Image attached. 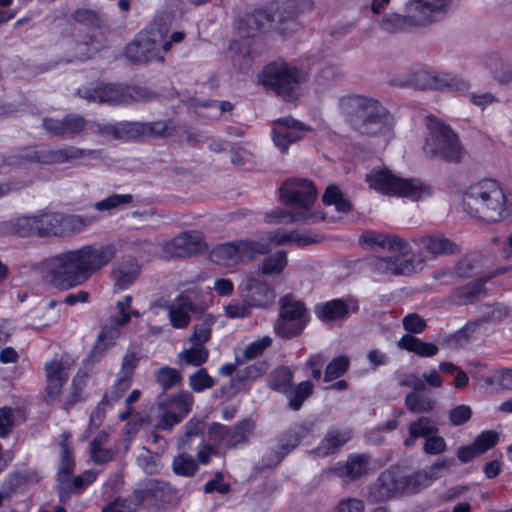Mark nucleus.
Masks as SVG:
<instances>
[{
  "instance_id": "obj_1",
  "label": "nucleus",
  "mask_w": 512,
  "mask_h": 512,
  "mask_svg": "<svg viewBox=\"0 0 512 512\" xmlns=\"http://www.w3.org/2000/svg\"><path fill=\"white\" fill-rule=\"evenodd\" d=\"M314 7L312 0H275L269 13L256 10L242 18L237 27L239 40H234L229 46L233 66L239 71L247 70L253 63L257 51V37L267 23L287 25L278 27L282 33L293 31L297 27L296 17Z\"/></svg>"
},
{
  "instance_id": "obj_2",
  "label": "nucleus",
  "mask_w": 512,
  "mask_h": 512,
  "mask_svg": "<svg viewBox=\"0 0 512 512\" xmlns=\"http://www.w3.org/2000/svg\"><path fill=\"white\" fill-rule=\"evenodd\" d=\"M116 254L114 245H86L48 260L47 281L59 289L81 285L105 267Z\"/></svg>"
},
{
  "instance_id": "obj_3",
  "label": "nucleus",
  "mask_w": 512,
  "mask_h": 512,
  "mask_svg": "<svg viewBox=\"0 0 512 512\" xmlns=\"http://www.w3.org/2000/svg\"><path fill=\"white\" fill-rule=\"evenodd\" d=\"M462 206L472 217L488 223L500 222L512 213V193L496 180L483 179L464 190Z\"/></svg>"
},
{
  "instance_id": "obj_4",
  "label": "nucleus",
  "mask_w": 512,
  "mask_h": 512,
  "mask_svg": "<svg viewBox=\"0 0 512 512\" xmlns=\"http://www.w3.org/2000/svg\"><path fill=\"white\" fill-rule=\"evenodd\" d=\"M280 201L288 206L296 208L294 212L284 209H276L267 215L268 221L289 224L293 222L314 223L325 217L320 212H310L317 197L314 184L301 178L286 180L279 189Z\"/></svg>"
},
{
  "instance_id": "obj_5",
  "label": "nucleus",
  "mask_w": 512,
  "mask_h": 512,
  "mask_svg": "<svg viewBox=\"0 0 512 512\" xmlns=\"http://www.w3.org/2000/svg\"><path fill=\"white\" fill-rule=\"evenodd\" d=\"M338 109L350 120H361L363 133L389 135L392 130L391 116L375 99L361 95H345L338 100Z\"/></svg>"
},
{
  "instance_id": "obj_6",
  "label": "nucleus",
  "mask_w": 512,
  "mask_h": 512,
  "mask_svg": "<svg viewBox=\"0 0 512 512\" xmlns=\"http://www.w3.org/2000/svg\"><path fill=\"white\" fill-rule=\"evenodd\" d=\"M258 79L284 100L293 101L300 95L299 86L306 81L307 73L292 63L277 61L267 65Z\"/></svg>"
},
{
  "instance_id": "obj_7",
  "label": "nucleus",
  "mask_w": 512,
  "mask_h": 512,
  "mask_svg": "<svg viewBox=\"0 0 512 512\" xmlns=\"http://www.w3.org/2000/svg\"><path fill=\"white\" fill-rule=\"evenodd\" d=\"M370 188L388 195L409 198L413 201L430 195V188L419 179L402 178L389 169L372 170L366 175Z\"/></svg>"
},
{
  "instance_id": "obj_8",
  "label": "nucleus",
  "mask_w": 512,
  "mask_h": 512,
  "mask_svg": "<svg viewBox=\"0 0 512 512\" xmlns=\"http://www.w3.org/2000/svg\"><path fill=\"white\" fill-rule=\"evenodd\" d=\"M429 130L424 145V153L430 158L458 161L461 158V146L457 135L435 117L427 118Z\"/></svg>"
},
{
  "instance_id": "obj_9",
  "label": "nucleus",
  "mask_w": 512,
  "mask_h": 512,
  "mask_svg": "<svg viewBox=\"0 0 512 512\" xmlns=\"http://www.w3.org/2000/svg\"><path fill=\"white\" fill-rule=\"evenodd\" d=\"M266 249V246L256 243L252 238L240 239L216 245L210 251V259L218 265L234 267L254 260L257 255H262Z\"/></svg>"
},
{
  "instance_id": "obj_10",
  "label": "nucleus",
  "mask_w": 512,
  "mask_h": 512,
  "mask_svg": "<svg viewBox=\"0 0 512 512\" xmlns=\"http://www.w3.org/2000/svg\"><path fill=\"white\" fill-rule=\"evenodd\" d=\"M89 153H91V151H89ZM86 154H88V152L85 150L74 147L58 150H51L47 148L37 150L29 147L20 151L15 156L13 163L18 165H27L31 163L59 164L72 162L84 157Z\"/></svg>"
},
{
  "instance_id": "obj_11",
  "label": "nucleus",
  "mask_w": 512,
  "mask_h": 512,
  "mask_svg": "<svg viewBox=\"0 0 512 512\" xmlns=\"http://www.w3.org/2000/svg\"><path fill=\"white\" fill-rule=\"evenodd\" d=\"M244 302L253 308H268L274 304L276 293L273 286L262 277L250 272L239 285Z\"/></svg>"
},
{
  "instance_id": "obj_12",
  "label": "nucleus",
  "mask_w": 512,
  "mask_h": 512,
  "mask_svg": "<svg viewBox=\"0 0 512 512\" xmlns=\"http://www.w3.org/2000/svg\"><path fill=\"white\" fill-rule=\"evenodd\" d=\"M453 4L454 0H408L405 9L412 21L421 27L444 18Z\"/></svg>"
},
{
  "instance_id": "obj_13",
  "label": "nucleus",
  "mask_w": 512,
  "mask_h": 512,
  "mask_svg": "<svg viewBox=\"0 0 512 512\" xmlns=\"http://www.w3.org/2000/svg\"><path fill=\"white\" fill-rule=\"evenodd\" d=\"M306 322L303 303L285 296L282 299L280 318L275 324L276 333L285 338L293 337L303 330Z\"/></svg>"
},
{
  "instance_id": "obj_14",
  "label": "nucleus",
  "mask_w": 512,
  "mask_h": 512,
  "mask_svg": "<svg viewBox=\"0 0 512 512\" xmlns=\"http://www.w3.org/2000/svg\"><path fill=\"white\" fill-rule=\"evenodd\" d=\"M308 131L312 129L304 123L292 117H283L273 122L271 135L274 145L285 154L289 145L303 139Z\"/></svg>"
},
{
  "instance_id": "obj_15",
  "label": "nucleus",
  "mask_w": 512,
  "mask_h": 512,
  "mask_svg": "<svg viewBox=\"0 0 512 512\" xmlns=\"http://www.w3.org/2000/svg\"><path fill=\"white\" fill-rule=\"evenodd\" d=\"M163 307L170 325L179 330L186 329L190 325L193 315L199 312L189 291H182Z\"/></svg>"
},
{
  "instance_id": "obj_16",
  "label": "nucleus",
  "mask_w": 512,
  "mask_h": 512,
  "mask_svg": "<svg viewBox=\"0 0 512 512\" xmlns=\"http://www.w3.org/2000/svg\"><path fill=\"white\" fill-rule=\"evenodd\" d=\"M402 494H405L403 471L392 468L378 477L369 491V499L372 502H383Z\"/></svg>"
},
{
  "instance_id": "obj_17",
  "label": "nucleus",
  "mask_w": 512,
  "mask_h": 512,
  "mask_svg": "<svg viewBox=\"0 0 512 512\" xmlns=\"http://www.w3.org/2000/svg\"><path fill=\"white\" fill-rule=\"evenodd\" d=\"M450 465L448 460H437L426 469L418 470L412 473L403 472V482L405 494L418 493L429 487L442 475V470Z\"/></svg>"
},
{
  "instance_id": "obj_18",
  "label": "nucleus",
  "mask_w": 512,
  "mask_h": 512,
  "mask_svg": "<svg viewBox=\"0 0 512 512\" xmlns=\"http://www.w3.org/2000/svg\"><path fill=\"white\" fill-rule=\"evenodd\" d=\"M140 87H120L114 84H104L94 89L91 100L99 103H130L144 98Z\"/></svg>"
},
{
  "instance_id": "obj_19",
  "label": "nucleus",
  "mask_w": 512,
  "mask_h": 512,
  "mask_svg": "<svg viewBox=\"0 0 512 512\" xmlns=\"http://www.w3.org/2000/svg\"><path fill=\"white\" fill-rule=\"evenodd\" d=\"M254 240L256 243H260L266 246L267 249L262 254L264 255L269 253L275 246L295 244L301 247L317 243L321 240V238L318 235L311 236L307 234H301L296 231H285L278 229L275 231L267 232L263 236Z\"/></svg>"
},
{
  "instance_id": "obj_20",
  "label": "nucleus",
  "mask_w": 512,
  "mask_h": 512,
  "mask_svg": "<svg viewBox=\"0 0 512 512\" xmlns=\"http://www.w3.org/2000/svg\"><path fill=\"white\" fill-rule=\"evenodd\" d=\"M205 248L202 235L199 232H185L163 246L165 254L169 257H187L202 251Z\"/></svg>"
},
{
  "instance_id": "obj_21",
  "label": "nucleus",
  "mask_w": 512,
  "mask_h": 512,
  "mask_svg": "<svg viewBox=\"0 0 512 512\" xmlns=\"http://www.w3.org/2000/svg\"><path fill=\"white\" fill-rule=\"evenodd\" d=\"M127 57L135 63L157 61L162 63L164 57L158 54L155 39L148 32H141L126 48Z\"/></svg>"
},
{
  "instance_id": "obj_22",
  "label": "nucleus",
  "mask_w": 512,
  "mask_h": 512,
  "mask_svg": "<svg viewBox=\"0 0 512 512\" xmlns=\"http://www.w3.org/2000/svg\"><path fill=\"white\" fill-rule=\"evenodd\" d=\"M69 366L60 360H51L44 364L46 394L50 400L57 399L69 377Z\"/></svg>"
},
{
  "instance_id": "obj_23",
  "label": "nucleus",
  "mask_w": 512,
  "mask_h": 512,
  "mask_svg": "<svg viewBox=\"0 0 512 512\" xmlns=\"http://www.w3.org/2000/svg\"><path fill=\"white\" fill-rule=\"evenodd\" d=\"M358 303L353 299H333L324 304L318 305L315 309L316 315L324 322L342 321L356 313Z\"/></svg>"
},
{
  "instance_id": "obj_24",
  "label": "nucleus",
  "mask_w": 512,
  "mask_h": 512,
  "mask_svg": "<svg viewBox=\"0 0 512 512\" xmlns=\"http://www.w3.org/2000/svg\"><path fill=\"white\" fill-rule=\"evenodd\" d=\"M359 241L369 247L387 248L389 251L398 253L401 257H407L411 252L407 241L399 236H388L380 232L370 231L362 234Z\"/></svg>"
},
{
  "instance_id": "obj_25",
  "label": "nucleus",
  "mask_w": 512,
  "mask_h": 512,
  "mask_svg": "<svg viewBox=\"0 0 512 512\" xmlns=\"http://www.w3.org/2000/svg\"><path fill=\"white\" fill-rule=\"evenodd\" d=\"M491 276L487 278H479L473 280L464 286L455 288L449 295V302L454 305H468L486 296L487 290L485 283Z\"/></svg>"
},
{
  "instance_id": "obj_26",
  "label": "nucleus",
  "mask_w": 512,
  "mask_h": 512,
  "mask_svg": "<svg viewBox=\"0 0 512 512\" xmlns=\"http://www.w3.org/2000/svg\"><path fill=\"white\" fill-rule=\"evenodd\" d=\"M368 470V457L365 455H352L346 462H339L329 468L328 473L337 477L355 480Z\"/></svg>"
},
{
  "instance_id": "obj_27",
  "label": "nucleus",
  "mask_w": 512,
  "mask_h": 512,
  "mask_svg": "<svg viewBox=\"0 0 512 512\" xmlns=\"http://www.w3.org/2000/svg\"><path fill=\"white\" fill-rule=\"evenodd\" d=\"M140 275V266L133 258L122 259L114 270V290L120 292L130 287Z\"/></svg>"
},
{
  "instance_id": "obj_28",
  "label": "nucleus",
  "mask_w": 512,
  "mask_h": 512,
  "mask_svg": "<svg viewBox=\"0 0 512 512\" xmlns=\"http://www.w3.org/2000/svg\"><path fill=\"white\" fill-rule=\"evenodd\" d=\"M124 130L126 132H135L140 135H154L158 137H168L175 132V126L170 120H159L151 123H127L121 124L117 132Z\"/></svg>"
},
{
  "instance_id": "obj_29",
  "label": "nucleus",
  "mask_w": 512,
  "mask_h": 512,
  "mask_svg": "<svg viewBox=\"0 0 512 512\" xmlns=\"http://www.w3.org/2000/svg\"><path fill=\"white\" fill-rule=\"evenodd\" d=\"M371 270L380 275L408 274L416 269V266L408 260H393L390 257H377L370 261Z\"/></svg>"
},
{
  "instance_id": "obj_30",
  "label": "nucleus",
  "mask_w": 512,
  "mask_h": 512,
  "mask_svg": "<svg viewBox=\"0 0 512 512\" xmlns=\"http://www.w3.org/2000/svg\"><path fill=\"white\" fill-rule=\"evenodd\" d=\"M288 264V258L285 251H277L273 255L265 257L257 266L253 273L266 278H275L280 276Z\"/></svg>"
},
{
  "instance_id": "obj_31",
  "label": "nucleus",
  "mask_w": 512,
  "mask_h": 512,
  "mask_svg": "<svg viewBox=\"0 0 512 512\" xmlns=\"http://www.w3.org/2000/svg\"><path fill=\"white\" fill-rule=\"evenodd\" d=\"M113 320H109L102 328L92 350V356L99 359L110 347H112L120 335V329Z\"/></svg>"
},
{
  "instance_id": "obj_32",
  "label": "nucleus",
  "mask_w": 512,
  "mask_h": 512,
  "mask_svg": "<svg viewBox=\"0 0 512 512\" xmlns=\"http://www.w3.org/2000/svg\"><path fill=\"white\" fill-rule=\"evenodd\" d=\"M60 464L58 468V474L61 478L67 479L71 476L74 471V454L71 442V434L69 432H63L60 435Z\"/></svg>"
},
{
  "instance_id": "obj_33",
  "label": "nucleus",
  "mask_w": 512,
  "mask_h": 512,
  "mask_svg": "<svg viewBox=\"0 0 512 512\" xmlns=\"http://www.w3.org/2000/svg\"><path fill=\"white\" fill-rule=\"evenodd\" d=\"M351 436V431L347 429L329 431L316 448L317 455L325 457L335 453L340 447H342L351 439Z\"/></svg>"
},
{
  "instance_id": "obj_34",
  "label": "nucleus",
  "mask_w": 512,
  "mask_h": 512,
  "mask_svg": "<svg viewBox=\"0 0 512 512\" xmlns=\"http://www.w3.org/2000/svg\"><path fill=\"white\" fill-rule=\"evenodd\" d=\"M311 430V424H301L290 430L282 440L281 451L277 454L274 465H277L286 454L297 447L301 440L310 434Z\"/></svg>"
},
{
  "instance_id": "obj_35",
  "label": "nucleus",
  "mask_w": 512,
  "mask_h": 512,
  "mask_svg": "<svg viewBox=\"0 0 512 512\" xmlns=\"http://www.w3.org/2000/svg\"><path fill=\"white\" fill-rule=\"evenodd\" d=\"M37 223V236H60L61 213L39 212L35 214Z\"/></svg>"
},
{
  "instance_id": "obj_36",
  "label": "nucleus",
  "mask_w": 512,
  "mask_h": 512,
  "mask_svg": "<svg viewBox=\"0 0 512 512\" xmlns=\"http://www.w3.org/2000/svg\"><path fill=\"white\" fill-rule=\"evenodd\" d=\"M398 346L409 352H413L420 357H433L439 351V348L430 342H425L412 335H404L398 342Z\"/></svg>"
},
{
  "instance_id": "obj_37",
  "label": "nucleus",
  "mask_w": 512,
  "mask_h": 512,
  "mask_svg": "<svg viewBox=\"0 0 512 512\" xmlns=\"http://www.w3.org/2000/svg\"><path fill=\"white\" fill-rule=\"evenodd\" d=\"M423 248L433 255L454 253L457 246L442 234L427 235L421 239Z\"/></svg>"
},
{
  "instance_id": "obj_38",
  "label": "nucleus",
  "mask_w": 512,
  "mask_h": 512,
  "mask_svg": "<svg viewBox=\"0 0 512 512\" xmlns=\"http://www.w3.org/2000/svg\"><path fill=\"white\" fill-rule=\"evenodd\" d=\"M160 401L165 403L172 411H175L183 420L192 409L194 397L189 391L181 390L173 396L165 397Z\"/></svg>"
},
{
  "instance_id": "obj_39",
  "label": "nucleus",
  "mask_w": 512,
  "mask_h": 512,
  "mask_svg": "<svg viewBox=\"0 0 512 512\" xmlns=\"http://www.w3.org/2000/svg\"><path fill=\"white\" fill-rule=\"evenodd\" d=\"M406 13V15H401L398 13L386 14L380 22L381 29L385 32L397 33L409 30L414 27H419V25H416V23L412 21L410 13Z\"/></svg>"
},
{
  "instance_id": "obj_40",
  "label": "nucleus",
  "mask_w": 512,
  "mask_h": 512,
  "mask_svg": "<svg viewBox=\"0 0 512 512\" xmlns=\"http://www.w3.org/2000/svg\"><path fill=\"white\" fill-rule=\"evenodd\" d=\"M6 229L21 237L37 236V223L35 215H21L6 223Z\"/></svg>"
},
{
  "instance_id": "obj_41",
  "label": "nucleus",
  "mask_w": 512,
  "mask_h": 512,
  "mask_svg": "<svg viewBox=\"0 0 512 512\" xmlns=\"http://www.w3.org/2000/svg\"><path fill=\"white\" fill-rule=\"evenodd\" d=\"M408 430L409 436L404 441L406 446L413 445L419 437L427 439L431 435L437 433V428L432 424V421L426 417L419 418L417 421L412 422L409 425Z\"/></svg>"
},
{
  "instance_id": "obj_42",
  "label": "nucleus",
  "mask_w": 512,
  "mask_h": 512,
  "mask_svg": "<svg viewBox=\"0 0 512 512\" xmlns=\"http://www.w3.org/2000/svg\"><path fill=\"white\" fill-rule=\"evenodd\" d=\"M108 437V433L102 431L90 443V458L97 465L107 463L113 459V452L102 447Z\"/></svg>"
},
{
  "instance_id": "obj_43",
  "label": "nucleus",
  "mask_w": 512,
  "mask_h": 512,
  "mask_svg": "<svg viewBox=\"0 0 512 512\" xmlns=\"http://www.w3.org/2000/svg\"><path fill=\"white\" fill-rule=\"evenodd\" d=\"M420 76L429 77L432 81L431 86L435 89L450 88L461 90L467 88V83L464 80L446 72H439L432 75L421 73Z\"/></svg>"
},
{
  "instance_id": "obj_44",
  "label": "nucleus",
  "mask_w": 512,
  "mask_h": 512,
  "mask_svg": "<svg viewBox=\"0 0 512 512\" xmlns=\"http://www.w3.org/2000/svg\"><path fill=\"white\" fill-rule=\"evenodd\" d=\"M208 356L209 351L204 345L192 343L191 347L178 354V359L186 365L199 367L207 361Z\"/></svg>"
},
{
  "instance_id": "obj_45",
  "label": "nucleus",
  "mask_w": 512,
  "mask_h": 512,
  "mask_svg": "<svg viewBox=\"0 0 512 512\" xmlns=\"http://www.w3.org/2000/svg\"><path fill=\"white\" fill-rule=\"evenodd\" d=\"M182 421L175 411H172L165 403L159 401L157 405V416L155 428L163 431H170Z\"/></svg>"
},
{
  "instance_id": "obj_46",
  "label": "nucleus",
  "mask_w": 512,
  "mask_h": 512,
  "mask_svg": "<svg viewBox=\"0 0 512 512\" xmlns=\"http://www.w3.org/2000/svg\"><path fill=\"white\" fill-rule=\"evenodd\" d=\"M292 380V371L288 367H279L270 374L269 386L275 391L288 394Z\"/></svg>"
},
{
  "instance_id": "obj_47",
  "label": "nucleus",
  "mask_w": 512,
  "mask_h": 512,
  "mask_svg": "<svg viewBox=\"0 0 512 512\" xmlns=\"http://www.w3.org/2000/svg\"><path fill=\"white\" fill-rule=\"evenodd\" d=\"M404 404L412 413H429L434 409L435 402L428 396L410 392L406 395Z\"/></svg>"
},
{
  "instance_id": "obj_48",
  "label": "nucleus",
  "mask_w": 512,
  "mask_h": 512,
  "mask_svg": "<svg viewBox=\"0 0 512 512\" xmlns=\"http://www.w3.org/2000/svg\"><path fill=\"white\" fill-rule=\"evenodd\" d=\"M216 318L209 314L204 317L201 323L196 324L193 327V332L189 337L191 343L204 345L211 338L212 326L214 325Z\"/></svg>"
},
{
  "instance_id": "obj_49",
  "label": "nucleus",
  "mask_w": 512,
  "mask_h": 512,
  "mask_svg": "<svg viewBox=\"0 0 512 512\" xmlns=\"http://www.w3.org/2000/svg\"><path fill=\"white\" fill-rule=\"evenodd\" d=\"M312 391L313 385L310 381H303L296 387H291L286 394L289 398V406L295 411L299 410L303 402L311 396Z\"/></svg>"
},
{
  "instance_id": "obj_50",
  "label": "nucleus",
  "mask_w": 512,
  "mask_h": 512,
  "mask_svg": "<svg viewBox=\"0 0 512 512\" xmlns=\"http://www.w3.org/2000/svg\"><path fill=\"white\" fill-rule=\"evenodd\" d=\"M323 202L326 205H334L339 212H347L351 209L352 205L349 200L343 195L341 190L335 186H328L323 195Z\"/></svg>"
},
{
  "instance_id": "obj_51",
  "label": "nucleus",
  "mask_w": 512,
  "mask_h": 512,
  "mask_svg": "<svg viewBox=\"0 0 512 512\" xmlns=\"http://www.w3.org/2000/svg\"><path fill=\"white\" fill-rule=\"evenodd\" d=\"M90 220L83 218L79 215H64L61 214L60 229L61 235L66 236L70 234L79 233L90 224Z\"/></svg>"
},
{
  "instance_id": "obj_52",
  "label": "nucleus",
  "mask_w": 512,
  "mask_h": 512,
  "mask_svg": "<svg viewBox=\"0 0 512 512\" xmlns=\"http://www.w3.org/2000/svg\"><path fill=\"white\" fill-rule=\"evenodd\" d=\"M131 382L129 376H118L113 386L105 392L102 400L108 403V406L112 407L129 389Z\"/></svg>"
},
{
  "instance_id": "obj_53",
  "label": "nucleus",
  "mask_w": 512,
  "mask_h": 512,
  "mask_svg": "<svg viewBox=\"0 0 512 512\" xmlns=\"http://www.w3.org/2000/svg\"><path fill=\"white\" fill-rule=\"evenodd\" d=\"M215 383V379L208 374L205 368L198 369L188 378L189 387L196 393H201L212 388Z\"/></svg>"
},
{
  "instance_id": "obj_54",
  "label": "nucleus",
  "mask_w": 512,
  "mask_h": 512,
  "mask_svg": "<svg viewBox=\"0 0 512 512\" xmlns=\"http://www.w3.org/2000/svg\"><path fill=\"white\" fill-rule=\"evenodd\" d=\"M182 379L178 370L172 367L164 366L157 370L155 373L156 382L164 390L171 389Z\"/></svg>"
},
{
  "instance_id": "obj_55",
  "label": "nucleus",
  "mask_w": 512,
  "mask_h": 512,
  "mask_svg": "<svg viewBox=\"0 0 512 512\" xmlns=\"http://www.w3.org/2000/svg\"><path fill=\"white\" fill-rule=\"evenodd\" d=\"M173 471L177 475L189 477L196 473L198 465L191 455L180 454L173 460Z\"/></svg>"
},
{
  "instance_id": "obj_56",
  "label": "nucleus",
  "mask_w": 512,
  "mask_h": 512,
  "mask_svg": "<svg viewBox=\"0 0 512 512\" xmlns=\"http://www.w3.org/2000/svg\"><path fill=\"white\" fill-rule=\"evenodd\" d=\"M481 309L485 321H500L508 317L511 312L510 307L504 303L485 304Z\"/></svg>"
},
{
  "instance_id": "obj_57",
  "label": "nucleus",
  "mask_w": 512,
  "mask_h": 512,
  "mask_svg": "<svg viewBox=\"0 0 512 512\" xmlns=\"http://www.w3.org/2000/svg\"><path fill=\"white\" fill-rule=\"evenodd\" d=\"M133 197L130 194H113L101 201L95 203L94 207L98 211H110L120 206L129 204Z\"/></svg>"
},
{
  "instance_id": "obj_58",
  "label": "nucleus",
  "mask_w": 512,
  "mask_h": 512,
  "mask_svg": "<svg viewBox=\"0 0 512 512\" xmlns=\"http://www.w3.org/2000/svg\"><path fill=\"white\" fill-rule=\"evenodd\" d=\"M349 359L346 356H338L334 358L325 369L324 380L332 381L342 376L348 369Z\"/></svg>"
},
{
  "instance_id": "obj_59",
  "label": "nucleus",
  "mask_w": 512,
  "mask_h": 512,
  "mask_svg": "<svg viewBox=\"0 0 512 512\" xmlns=\"http://www.w3.org/2000/svg\"><path fill=\"white\" fill-rule=\"evenodd\" d=\"M272 344L270 336H263L251 343H249L243 350V358L245 360H252L260 356L265 349Z\"/></svg>"
},
{
  "instance_id": "obj_60",
  "label": "nucleus",
  "mask_w": 512,
  "mask_h": 512,
  "mask_svg": "<svg viewBox=\"0 0 512 512\" xmlns=\"http://www.w3.org/2000/svg\"><path fill=\"white\" fill-rule=\"evenodd\" d=\"M73 19L88 27H99L101 25V19L98 13L92 9L79 8L74 11Z\"/></svg>"
},
{
  "instance_id": "obj_61",
  "label": "nucleus",
  "mask_w": 512,
  "mask_h": 512,
  "mask_svg": "<svg viewBox=\"0 0 512 512\" xmlns=\"http://www.w3.org/2000/svg\"><path fill=\"white\" fill-rule=\"evenodd\" d=\"M498 442V434L493 430L482 432L473 442L476 452L482 454L491 449Z\"/></svg>"
},
{
  "instance_id": "obj_62",
  "label": "nucleus",
  "mask_w": 512,
  "mask_h": 512,
  "mask_svg": "<svg viewBox=\"0 0 512 512\" xmlns=\"http://www.w3.org/2000/svg\"><path fill=\"white\" fill-rule=\"evenodd\" d=\"M267 370L265 362H256L240 370L237 377L240 381H252L261 377Z\"/></svg>"
},
{
  "instance_id": "obj_63",
  "label": "nucleus",
  "mask_w": 512,
  "mask_h": 512,
  "mask_svg": "<svg viewBox=\"0 0 512 512\" xmlns=\"http://www.w3.org/2000/svg\"><path fill=\"white\" fill-rule=\"evenodd\" d=\"M472 409L468 405H458L449 411V420L454 426L463 425L470 420Z\"/></svg>"
},
{
  "instance_id": "obj_64",
  "label": "nucleus",
  "mask_w": 512,
  "mask_h": 512,
  "mask_svg": "<svg viewBox=\"0 0 512 512\" xmlns=\"http://www.w3.org/2000/svg\"><path fill=\"white\" fill-rule=\"evenodd\" d=\"M335 512H365V503L359 498H343L338 502Z\"/></svg>"
}]
</instances>
